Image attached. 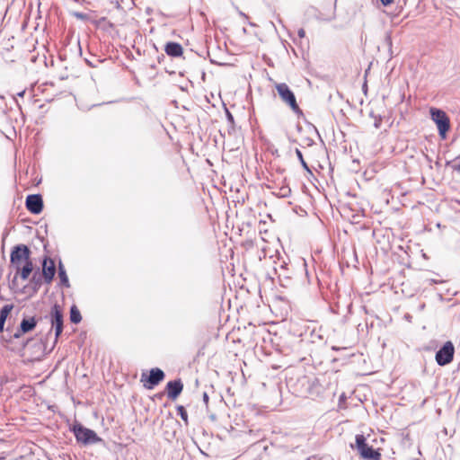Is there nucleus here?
<instances>
[{
    "label": "nucleus",
    "instance_id": "nucleus-19",
    "mask_svg": "<svg viewBox=\"0 0 460 460\" xmlns=\"http://www.w3.org/2000/svg\"><path fill=\"white\" fill-rule=\"evenodd\" d=\"M296 156H297L298 160L300 161V163H301L302 166H303L305 169L309 170L307 164H306V163H305V161L304 160V157H303L302 152H301L298 148H296Z\"/></svg>",
    "mask_w": 460,
    "mask_h": 460
},
{
    "label": "nucleus",
    "instance_id": "nucleus-1",
    "mask_svg": "<svg viewBox=\"0 0 460 460\" xmlns=\"http://www.w3.org/2000/svg\"><path fill=\"white\" fill-rule=\"evenodd\" d=\"M276 90L281 101L288 105L294 113L300 116L303 114L302 110L299 108L294 93L290 90L289 86L285 83L276 84Z\"/></svg>",
    "mask_w": 460,
    "mask_h": 460
},
{
    "label": "nucleus",
    "instance_id": "nucleus-18",
    "mask_svg": "<svg viewBox=\"0 0 460 460\" xmlns=\"http://www.w3.org/2000/svg\"><path fill=\"white\" fill-rule=\"evenodd\" d=\"M177 412L181 416V420L187 424L188 423V414L185 408L181 405L177 407Z\"/></svg>",
    "mask_w": 460,
    "mask_h": 460
},
{
    "label": "nucleus",
    "instance_id": "nucleus-5",
    "mask_svg": "<svg viewBox=\"0 0 460 460\" xmlns=\"http://www.w3.org/2000/svg\"><path fill=\"white\" fill-rule=\"evenodd\" d=\"M12 266L15 269L31 261V251L25 244H19L13 248L10 255Z\"/></svg>",
    "mask_w": 460,
    "mask_h": 460
},
{
    "label": "nucleus",
    "instance_id": "nucleus-21",
    "mask_svg": "<svg viewBox=\"0 0 460 460\" xmlns=\"http://www.w3.org/2000/svg\"><path fill=\"white\" fill-rule=\"evenodd\" d=\"M74 15L78 18V19H81V20H84L86 18V14L83 13H75Z\"/></svg>",
    "mask_w": 460,
    "mask_h": 460
},
{
    "label": "nucleus",
    "instance_id": "nucleus-30",
    "mask_svg": "<svg viewBox=\"0 0 460 460\" xmlns=\"http://www.w3.org/2000/svg\"><path fill=\"white\" fill-rule=\"evenodd\" d=\"M24 93H25L24 91H22V92L19 93H18V96L22 97V96H23V94H24Z\"/></svg>",
    "mask_w": 460,
    "mask_h": 460
},
{
    "label": "nucleus",
    "instance_id": "nucleus-29",
    "mask_svg": "<svg viewBox=\"0 0 460 460\" xmlns=\"http://www.w3.org/2000/svg\"><path fill=\"white\" fill-rule=\"evenodd\" d=\"M455 170L460 172V163L455 165Z\"/></svg>",
    "mask_w": 460,
    "mask_h": 460
},
{
    "label": "nucleus",
    "instance_id": "nucleus-26",
    "mask_svg": "<svg viewBox=\"0 0 460 460\" xmlns=\"http://www.w3.org/2000/svg\"><path fill=\"white\" fill-rule=\"evenodd\" d=\"M290 193V190H282V195L287 197Z\"/></svg>",
    "mask_w": 460,
    "mask_h": 460
},
{
    "label": "nucleus",
    "instance_id": "nucleus-28",
    "mask_svg": "<svg viewBox=\"0 0 460 460\" xmlns=\"http://www.w3.org/2000/svg\"><path fill=\"white\" fill-rule=\"evenodd\" d=\"M85 61H86V63H87L90 66H92V67H95V65H93V64L92 63V61H89V60H87V59H86Z\"/></svg>",
    "mask_w": 460,
    "mask_h": 460
},
{
    "label": "nucleus",
    "instance_id": "nucleus-8",
    "mask_svg": "<svg viewBox=\"0 0 460 460\" xmlns=\"http://www.w3.org/2000/svg\"><path fill=\"white\" fill-rule=\"evenodd\" d=\"M26 208L32 214H40L43 209V201L40 194H31L26 198Z\"/></svg>",
    "mask_w": 460,
    "mask_h": 460
},
{
    "label": "nucleus",
    "instance_id": "nucleus-3",
    "mask_svg": "<svg viewBox=\"0 0 460 460\" xmlns=\"http://www.w3.org/2000/svg\"><path fill=\"white\" fill-rule=\"evenodd\" d=\"M355 442V447L362 458L366 460H380L381 454L366 443V438L363 434L356 435Z\"/></svg>",
    "mask_w": 460,
    "mask_h": 460
},
{
    "label": "nucleus",
    "instance_id": "nucleus-20",
    "mask_svg": "<svg viewBox=\"0 0 460 460\" xmlns=\"http://www.w3.org/2000/svg\"><path fill=\"white\" fill-rule=\"evenodd\" d=\"M381 122H382V119L380 117H376L375 118V122H374V126L376 128H379L380 125H381Z\"/></svg>",
    "mask_w": 460,
    "mask_h": 460
},
{
    "label": "nucleus",
    "instance_id": "nucleus-9",
    "mask_svg": "<svg viewBox=\"0 0 460 460\" xmlns=\"http://www.w3.org/2000/svg\"><path fill=\"white\" fill-rule=\"evenodd\" d=\"M166 388L168 398L175 400L181 393L183 389V384L180 379L170 381L167 383Z\"/></svg>",
    "mask_w": 460,
    "mask_h": 460
},
{
    "label": "nucleus",
    "instance_id": "nucleus-23",
    "mask_svg": "<svg viewBox=\"0 0 460 460\" xmlns=\"http://www.w3.org/2000/svg\"><path fill=\"white\" fill-rule=\"evenodd\" d=\"M37 275H38V273H37V272H35V273L33 274V276H32V280L36 283V285H39V283H40V282H39V280H40V277L37 279Z\"/></svg>",
    "mask_w": 460,
    "mask_h": 460
},
{
    "label": "nucleus",
    "instance_id": "nucleus-6",
    "mask_svg": "<svg viewBox=\"0 0 460 460\" xmlns=\"http://www.w3.org/2000/svg\"><path fill=\"white\" fill-rule=\"evenodd\" d=\"M49 318L51 323L52 328L55 330V338L57 341L63 332L64 315L62 308L59 305L55 304L51 307Z\"/></svg>",
    "mask_w": 460,
    "mask_h": 460
},
{
    "label": "nucleus",
    "instance_id": "nucleus-2",
    "mask_svg": "<svg viewBox=\"0 0 460 460\" xmlns=\"http://www.w3.org/2000/svg\"><path fill=\"white\" fill-rule=\"evenodd\" d=\"M72 431L77 442L83 445H92L101 442L102 439L96 434L95 431L84 427L81 424H75Z\"/></svg>",
    "mask_w": 460,
    "mask_h": 460
},
{
    "label": "nucleus",
    "instance_id": "nucleus-24",
    "mask_svg": "<svg viewBox=\"0 0 460 460\" xmlns=\"http://www.w3.org/2000/svg\"><path fill=\"white\" fill-rule=\"evenodd\" d=\"M380 1L384 5H389L394 2V0H380Z\"/></svg>",
    "mask_w": 460,
    "mask_h": 460
},
{
    "label": "nucleus",
    "instance_id": "nucleus-13",
    "mask_svg": "<svg viewBox=\"0 0 460 460\" xmlns=\"http://www.w3.org/2000/svg\"><path fill=\"white\" fill-rule=\"evenodd\" d=\"M165 53L173 58L181 57L183 53V49L181 44L177 42H168L164 47Z\"/></svg>",
    "mask_w": 460,
    "mask_h": 460
},
{
    "label": "nucleus",
    "instance_id": "nucleus-15",
    "mask_svg": "<svg viewBox=\"0 0 460 460\" xmlns=\"http://www.w3.org/2000/svg\"><path fill=\"white\" fill-rule=\"evenodd\" d=\"M13 305H4L0 310V332H2L4 331V325L5 323V320L11 311L13 310Z\"/></svg>",
    "mask_w": 460,
    "mask_h": 460
},
{
    "label": "nucleus",
    "instance_id": "nucleus-12",
    "mask_svg": "<svg viewBox=\"0 0 460 460\" xmlns=\"http://www.w3.org/2000/svg\"><path fill=\"white\" fill-rule=\"evenodd\" d=\"M15 276L13 281L15 280L17 276H20L22 280L28 279L29 276L31 274L33 270V263L31 261L25 262L24 264L15 268Z\"/></svg>",
    "mask_w": 460,
    "mask_h": 460
},
{
    "label": "nucleus",
    "instance_id": "nucleus-14",
    "mask_svg": "<svg viewBox=\"0 0 460 460\" xmlns=\"http://www.w3.org/2000/svg\"><path fill=\"white\" fill-rule=\"evenodd\" d=\"M36 324H37V322L34 317L24 318V319H22V321L21 323L20 332L22 333H26L28 332H31L35 328Z\"/></svg>",
    "mask_w": 460,
    "mask_h": 460
},
{
    "label": "nucleus",
    "instance_id": "nucleus-11",
    "mask_svg": "<svg viewBox=\"0 0 460 460\" xmlns=\"http://www.w3.org/2000/svg\"><path fill=\"white\" fill-rule=\"evenodd\" d=\"M164 378V373L160 368H152L150 370V375L147 378V382L149 385H146L148 389H152L155 385H157Z\"/></svg>",
    "mask_w": 460,
    "mask_h": 460
},
{
    "label": "nucleus",
    "instance_id": "nucleus-25",
    "mask_svg": "<svg viewBox=\"0 0 460 460\" xmlns=\"http://www.w3.org/2000/svg\"><path fill=\"white\" fill-rule=\"evenodd\" d=\"M208 400H209V397H208V394H207V393H204V394H203V401H204V402H205L206 404H208Z\"/></svg>",
    "mask_w": 460,
    "mask_h": 460
},
{
    "label": "nucleus",
    "instance_id": "nucleus-31",
    "mask_svg": "<svg viewBox=\"0 0 460 460\" xmlns=\"http://www.w3.org/2000/svg\"><path fill=\"white\" fill-rule=\"evenodd\" d=\"M20 335H21V333L17 332V333L14 334V338H19Z\"/></svg>",
    "mask_w": 460,
    "mask_h": 460
},
{
    "label": "nucleus",
    "instance_id": "nucleus-7",
    "mask_svg": "<svg viewBox=\"0 0 460 460\" xmlns=\"http://www.w3.org/2000/svg\"><path fill=\"white\" fill-rule=\"evenodd\" d=\"M455 349L451 341H447L436 353V361L439 366L449 364L454 358Z\"/></svg>",
    "mask_w": 460,
    "mask_h": 460
},
{
    "label": "nucleus",
    "instance_id": "nucleus-17",
    "mask_svg": "<svg viewBox=\"0 0 460 460\" xmlns=\"http://www.w3.org/2000/svg\"><path fill=\"white\" fill-rule=\"evenodd\" d=\"M82 320L81 314L76 306H72L70 310V321L73 323H79Z\"/></svg>",
    "mask_w": 460,
    "mask_h": 460
},
{
    "label": "nucleus",
    "instance_id": "nucleus-22",
    "mask_svg": "<svg viewBox=\"0 0 460 460\" xmlns=\"http://www.w3.org/2000/svg\"><path fill=\"white\" fill-rule=\"evenodd\" d=\"M297 35H298V37H299V38H301V39H302V38H305V30H304V29H302V28H301V29H299V30H298V31H297Z\"/></svg>",
    "mask_w": 460,
    "mask_h": 460
},
{
    "label": "nucleus",
    "instance_id": "nucleus-27",
    "mask_svg": "<svg viewBox=\"0 0 460 460\" xmlns=\"http://www.w3.org/2000/svg\"><path fill=\"white\" fill-rule=\"evenodd\" d=\"M227 118L230 121H233L234 119L232 114L229 111H227Z\"/></svg>",
    "mask_w": 460,
    "mask_h": 460
},
{
    "label": "nucleus",
    "instance_id": "nucleus-32",
    "mask_svg": "<svg viewBox=\"0 0 460 460\" xmlns=\"http://www.w3.org/2000/svg\"><path fill=\"white\" fill-rule=\"evenodd\" d=\"M240 15H242L243 17H246V15L243 13H242V12H240Z\"/></svg>",
    "mask_w": 460,
    "mask_h": 460
},
{
    "label": "nucleus",
    "instance_id": "nucleus-16",
    "mask_svg": "<svg viewBox=\"0 0 460 460\" xmlns=\"http://www.w3.org/2000/svg\"><path fill=\"white\" fill-rule=\"evenodd\" d=\"M58 277L60 279V282L62 285H64L65 287H69V281H68V278H67L66 270L61 263H59V266H58Z\"/></svg>",
    "mask_w": 460,
    "mask_h": 460
},
{
    "label": "nucleus",
    "instance_id": "nucleus-4",
    "mask_svg": "<svg viewBox=\"0 0 460 460\" xmlns=\"http://www.w3.org/2000/svg\"><path fill=\"white\" fill-rule=\"evenodd\" d=\"M430 115L432 120L436 123L438 130V134L442 139H445L447 137V132L450 128L449 118L447 113L439 109L431 108Z\"/></svg>",
    "mask_w": 460,
    "mask_h": 460
},
{
    "label": "nucleus",
    "instance_id": "nucleus-10",
    "mask_svg": "<svg viewBox=\"0 0 460 460\" xmlns=\"http://www.w3.org/2000/svg\"><path fill=\"white\" fill-rule=\"evenodd\" d=\"M56 272L55 263L52 260L45 259L42 264V275L46 283H50Z\"/></svg>",
    "mask_w": 460,
    "mask_h": 460
}]
</instances>
